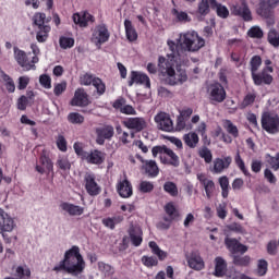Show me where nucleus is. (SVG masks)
<instances>
[{"label": "nucleus", "instance_id": "ddd939ff", "mask_svg": "<svg viewBox=\"0 0 279 279\" xmlns=\"http://www.w3.org/2000/svg\"><path fill=\"white\" fill-rule=\"evenodd\" d=\"M279 5V0H262L257 9L258 16H269Z\"/></svg>", "mask_w": 279, "mask_h": 279}, {"label": "nucleus", "instance_id": "bb28decb", "mask_svg": "<svg viewBox=\"0 0 279 279\" xmlns=\"http://www.w3.org/2000/svg\"><path fill=\"white\" fill-rule=\"evenodd\" d=\"M118 193L120 197H132V183H130L128 179H124L122 182L118 184Z\"/></svg>", "mask_w": 279, "mask_h": 279}, {"label": "nucleus", "instance_id": "603ef678", "mask_svg": "<svg viewBox=\"0 0 279 279\" xmlns=\"http://www.w3.org/2000/svg\"><path fill=\"white\" fill-rule=\"evenodd\" d=\"M96 78H97V76L89 74V73H85V74L81 75L80 82H81L82 86H90V84L95 83Z\"/></svg>", "mask_w": 279, "mask_h": 279}, {"label": "nucleus", "instance_id": "20e7f679", "mask_svg": "<svg viewBox=\"0 0 279 279\" xmlns=\"http://www.w3.org/2000/svg\"><path fill=\"white\" fill-rule=\"evenodd\" d=\"M83 185L90 197H97L101 193V186L97 183L95 174L86 172L83 177Z\"/></svg>", "mask_w": 279, "mask_h": 279}, {"label": "nucleus", "instance_id": "864d4df0", "mask_svg": "<svg viewBox=\"0 0 279 279\" xmlns=\"http://www.w3.org/2000/svg\"><path fill=\"white\" fill-rule=\"evenodd\" d=\"M57 166L61 171H71V161H69V158L66 157H59Z\"/></svg>", "mask_w": 279, "mask_h": 279}, {"label": "nucleus", "instance_id": "13d9d810", "mask_svg": "<svg viewBox=\"0 0 279 279\" xmlns=\"http://www.w3.org/2000/svg\"><path fill=\"white\" fill-rule=\"evenodd\" d=\"M92 85H94L98 95H104V93H106V84L104 83V81H101V78L96 77Z\"/></svg>", "mask_w": 279, "mask_h": 279}, {"label": "nucleus", "instance_id": "58836bf2", "mask_svg": "<svg viewBox=\"0 0 279 279\" xmlns=\"http://www.w3.org/2000/svg\"><path fill=\"white\" fill-rule=\"evenodd\" d=\"M163 191L165 193H168V195H170L171 197H178V185L172 181H167L163 184Z\"/></svg>", "mask_w": 279, "mask_h": 279}, {"label": "nucleus", "instance_id": "f257e3e1", "mask_svg": "<svg viewBox=\"0 0 279 279\" xmlns=\"http://www.w3.org/2000/svg\"><path fill=\"white\" fill-rule=\"evenodd\" d=\"M168 47L174 62L179 64H186L189 62V53H197L199 49L206 47V40L195 31H187L181 33L179 36V44L173 40H168Z\"/></svg>", "mask_w": 279, "mask_h": 279}, {"label": "nucleus", "instance_id": "7ed1b4c3", "mask_svg": "<svg viewBox=\"0 0 279 279\" xmlns=\"http://www.w3.org/2000/svg\"><path fill=\"white\" fill-rule=\"evenodd\" d=\"M175 64L182 65V63L177 62L172 56L168 54V59L165 57H159L158 66L161 73L168 75V84L170 86H178L179 84H184L189 80V75H186V71L182 69H177Z\"/></svg>", "mask_w": 279, "mask_h": 279}, {"label": "nucleus", "instance_id": "f03ea898", "mask_svg": "<svg viewBox=\"0 0 279 279\" xmlns=\"http://www.w3.org/2000/svg\"><path fill=\"white\" fill-rule=\"evenodd\" d=\"M86 269V262L84 256L80 253V246L73 245L65 251L64 257L59 264L53 267V271H65L70 276H80Z\"/></svg>", "mask_w": 279, "mask_h": 279}, {"label": "nucleus", "instance_id": "79ce46f5", "mask_svg": "<svg viewBox=\"0 0 279 279\" xmlns=\"http://www.w3.org/2000/svg\"><path fill=\"white\" fill-rule=\"evenodd\" d=\"M73 148H74L75 154L81 157V160L88 159V155L90 153L84 150V144L76 142V143H74Z\"/></svg>", "mask_w": 279, "mask_h": 279}, {"label": "nucleus", "instance_id": "2f4dec72", "mask_svg": "<svg viewBox=\"0 0 279 279\" xmlns=\"http://www.w3.org/2000/svg\"><path fill=\"white\" fill-rule=\"evenodd\" d=\"M221 189V195L223 199H228V195L230 194V180L228 177L223 175L218 179Z\"/></svg>", "mask_w": 279, "mask_h": 279}, {"label": "nucleus", "instance_id": "9d476101", "mask_svg": "<svg viewBox=\"0 0 279 279\" xmlns=\"http://www.w3.org/2000/svg\"><path fill=\"white\" fill-rule=\"evenodd\" d=\"M155 123L157 124L158 130L162 132H173V121L169 113L159 112L155 116Z\"/></svg>", "mask_w": 279, "mask_h": 279}, {"label": "nucleus", "instance_id": "a18cd8bd", "mask_svg": "<svg viewBox=\"0 0 279 279\" xmlns=\"http://www.w3.org/2000/svg\"><path fill=\"white\" fill-rule=\"evenodd\" d=\"M260 64H263V59H260L259 56H254L251 59L250 65H251L252 76L256 75V72L258 71V69H260Z\"/></svg>", "mask_w": 279, "mask_h": 279}, {"label": "nucleus", "instance_id": "09e8293b", "mask_svg": "<svg viewBox=\"0 0 279 279\" xmlns=\"http://www.w3.org/2000/svg\"><path fill=\"white\" fill-rule=\"evenodd\" d=\"M39 160H40V163L44 167H46L47 171H53V162L51 161L49 156H47L46 151H43Z\"/></svg>", "mask_w": 279, "mask_h": 279}, {"label": "nucleus", "instance_id": "aec40b11", "mask_svg": "<svg viewBox=\"0 0 279 279\" xmlns=\"http://www.w3.org/2000/svg\"><path fill=\"white\" fill-rule=\"evenodd\" d=\"M129 235L132 245L140 247L141 243H143V229L138 226L131 225L129 228Z\"/></svg>", "mask_w": 279, "mask_h": 279}, {"label": "nucleus", "instance_id": "a211bd4d", "mask_svg": "<svg viewBox=\"0 0 279 279\" xmlns=\"http://www.w3.org/2000/svg\"><path fill=\"white\" fill-rule=\"evenodd\" d=\"M130 77L131 80L129 81V86H134V84H143L146 86V88L151 87V82L149 81V76H147V74L132 71Z\"/></svg>", "mask_w": 279, "mask_h": 279}, {"label": "nucleus", "instance_id": "39448f33", "mask_svg": "<svg viewBox=\"0 0 279 279\" xmlns=\"http://www.w3.org/2000/svg\"><path fill=\"white\" fill-rule=\"evenodd\" d=\"M262 128L268 134H278L279 132V117L266 112L262 116Z\"/></svg>", "mask_w": 279, "mask_h": 279}, {"label": "nucleus", "instance_id": "4468645a", "mask_svg": "<svg viewBox=\"0 0 279 279\" xmlns=\"http://www.w3.org/2000/svg\"><path fill=\"white\" fill-rule=\"evenodd\" d=\"M138 160L143 162V169L148 175V178H157V175L160 173V169L158 168V163L154 160H144L141 155H137Z\"/></svg>", "mask_w": 279, "mask_h": 279}, {"label": "nucleus", "instance_id": "37998d69", "mask_svg": "<svg viewBox=\"0 0 279 279\" xmlns=\"http://www.w3.org/2000/svg\"><path fill=\"white\" fill-rule=\"evenodd\" d=\"M73 148H74L75 154L81 157V160L88 159V155L90 153L84 150V144L76 142V143H74Z\"/></svg>", "mask_w": 279, "mask_h": 279}, {"label": "nucleus", "instance_id": "5fc2aeb1", "mask_svg": "<svg viewBox=\"0 0 279 279\" xmlns=\"http://www.w3.org/2000/svg\"><path fill=\"white\" fill-rule=\"evenodd\" d=\"M68 121L73 124H82L84 123V116L78 112H71L68 116Z\"/></svg>", "mask_w": 279, "mask_h": 279}, {"label": "nucleus", "instance_id": "c9c22d12", "mask_svg": "<svg viewBox=\"0 0 279 279\" xmlns=\"http://www.w3.org/2000/svg\"><path fill=\"white\" fill-rule=\"evenodd\" d=\"M15 276L17 279H29L32 278V270L27 266H17L15 268Z\"/></svg>", "mask_w": 279, "mask_h": 279}, {"label": "nucleus", "instance_id": "de8ad7c7", "mask_svg": "<svg viewBox=\"0 0 279 279\" xmlns=\"http://www.w3.org/2000/svg\"><path fill=\"white\" fill-rule=\"evenodd\" d=\"M214 10H216L217 15L220 16V19H228V16L230 15V11L228 10V8L223 4H219L216 1V5H214Z\"/></svg>", "mask_w": 279, "mask_h": 279}, {"label": "nucleus", "instance_id": "774afa93", "mask_svg": "<svg viewBox=\"0 0 279 279\" xmlns=\"http://www.w3.org/2000/svg\"><path fill=\"white\" fill-rule=\"evenodd\" d=\"M39 84L44 87V88H51V77L47 74H43L39 76Z\"/></svg>", "mask_w": 279, "mask_h": 279}, {"label": "nucleus", "instance_id": "e433bc0d", "mask_svg": "<svg viewBox=\"0 0 279 279\" xmlns=\"http://www.w3.org/2000/svg\"><path fill=\"white\" fill-rule=\"evenodd\" d=\"M148 246L150 247L155 256L159 258V260H165V258H167V252L162 251L160 246H158V243L150 241L148 243Z\"/></svg>", "mask_w": 279, "mask_h": 279}, {"label": "nucleus", "instance_id": "8fccbe9b", "mask_svg": "<svg viewBox=\"0 0 279 279\" xmlns=\"http://www.w3.org/2000/svg\"><path fill=\"white\" fill-rule=\"evenodd\" d=\"M268 43L272 45V47H279V33L276 32L275 28L268 32Z\"/></svg>", "mask_w": 279, "mask_h": 279}, {"label": "nucleus", "instance_id": "473e14b6", "mask_svg": "<svg viewBox=\"0 0 279 279\" xmlns=\"http://www.w3.org/2000/svg\"><path fill=\"white\" fill-rule=\"evenodd\" d=\"M49 32H51V26L49 25L39 27L36 34L37 43H47V38H49Z\"/></svg>", "mask_w": 279, "mask_h": 279}, {"label": "nucleus", "instance_id": "72a5a7b5", "mask_svg": "<svg viewBox=\"0 0 279 279\" xmlns=\"http://www.w3.org/2000/svg\"><path fill=\"white\" fill-rule=\"evenodd\" d=\"M97 136H102L107 141H110L114 136V128L111 125H107L105 128H100L96 130Z\"/></svg>", "mask_w": 279, "mask_h": 279}, {"label": "nucleus", "instance_id": "a19ab883", "mask_svg": "<svg viewBox=\"0 0 279 279\" xmlns=\"http://www.w3.org/2000/svg\"><path fill=\"white\" fill-rule=\"evenodd\" d=\"M198 156L199 158H203L207 165L213 162V151H210V149L206 146H203L198 149Z\"/></svg>", "mask_w": 279, "mask_h": 279}, {"label": "nucleus", "instance_id": "f704fd0d", "mask_svg": "<svg viewBox=\"0 0 279 279\" xmlns=\"http://www.w3.org/2000/svg\"><path fill=\"white\" fill-rule=\"evenodd\" d=\"M222 125L225 130L228 132V134L233 136V138H239V128H236V125H234L232 121L223 120Z\"/></svg>", "mask_w": 279, "mask_h": 279}, {"label": "nucleus", "instance_id": "49530a36", "mask_svg": "<svg viewBox=\"0 0 279 279\" xmlns=\"http://www.w3.org/2000/svg\"><path fill=\"white\" fill-rule=\"evenodd\" d=\"M1 77L3 82H5L4 86L8 93H14V90H16V85H14V80H12V77H10V75L5 73H2Z\"/></svg>", "mask_w": 279, "mask_h": 279}, {"label": "nucleus", "instance_id": "a878e982", "mask_svg": "<svg viewBox=\"0 0 279 279\" xmlns=\"http://www.w3.org/2000/svg\"><path fill=\"white\" fill-rule=\"evenodd\" d=\"M215 263L214 275L217 278H223V276H226V271H228V264L226 263V259L222 257H216Z\"/></svg>", "mask_w": 279, "mask_h": 279}, {"label": "nucleus", "instance_id": "cd10ccee", "mask_svg": "<svg viewBox=\"0 0 279 279\" xmlns=\"http://www.w3.org/2000/svg\"><path fill=\"white\" fill-rule=\"evenodd\" d=\"M183 143H185L190 149H195L199 144V136L195 132H190L183 135Z\"/></svg>", "mask_w": 279, "mask_h": 279}, {"label": "nucleus", "instance_id": "338daca9", "mask_svg": "<svg viewBox=\"0 0 279 279\" xmlns=\"http://www.w3.org/2000/svg\"><path fill=\"white\" fill-rule=\"evenodd\" d=\"M267 267H268L267 260L259 259L257 264V274L259 276H265V274H267Z\"/></svg>", "mask_w": 279, "mask_h": 279}, {"label": "nucleus", "instance_id": "f8f14e48", "mask_svg": "<svg viewBox=\"0 0 279 279\" xmlns=\"http://www.w3.org/2000/svg\"><path fill=\"white\" fill-rule=\"evenodd\" d=\"M14 57L17 64H20L22 69H25V71H32V69H36L35 63L29 61V58H27V53L16 47H14Z\"/></svg>", "mask_w": 279, "mask_h": 279}, {"label": "nucleus", "instance_id": "dca6fc26", "mask_svg": "<svg viewBox=\"0 0 279 279\" xmlns=\"http://www.w3.org/2000/svg\"><path fill=\"white\" fill-rule=\"evenodd\" d=\"M59 208L66 213V215H70V217H80L84 215V207L80 205H74L68 202H63L59 205Z\"/></svg>", "mask_w": 279, "mask_h": 279}, {"label": "nucleus", "instance_id": "4d7b16f0", "mask_svg": "<svg viewBox=\"0 0 279 279\" xmlns=\"http://www.w3.org/2000/svg\"><path fill=\"white\" fill-rule=\"evenodd\" d=\"M234 160H235V165L244 173V175H250V172L247 171V168H245V162L241 158V154L239 153V150L236 151Z\"/></svg>", "mask_w": 279, "mask_h": 279}, {"label": "nucleus", "instance_id": "6e6d98bb", "mask_svg": "<svg viewBox=\"0 0 279 279\" xmlns=\"http://www.w3.org/2000/svg\"><path fill=\"white\" fill-rule=\"evenodd\" d=\"M61 49H71L75 45V39L71 37H61L59 40Z\"/></svg>", "mask_w": 279, "mask_h": 279}, {"label": "nucleus", "instance_id": "423d86ee", "mask_svg": "<svg viewBox=\"0 0 279 279\" xmlns=\"http://www.w3.org/2000/svg\"><path fill=\"white\" fill-rule=\"evenodd\" d=\"M207 93L213 104H223L226 101V88L220 83H213L208 86Z\"/></svg>", "mask_w": 279, "mask_h": 279}, {"label": "nucleus", "instance_id": "0e129e2a", "mask_svg": "<svg viewBox=\"0 0 279 279\" xmlns=\"http://www.w3.org/2000/svg\"><path fill=\"white\" fill-rule=\"evenodd\" d=\"M45 19H47V15L45 13H36L33 17L34 24L37 25V27H45Z\"/></svg>", "mask_w": 279, "mask_h": 279}, {"label": "nucleus", "instance_id": "412c9836", "mask_svg": "<svg viewBox=\"0 0 279 279\" xmlns=\"http://www.w3.org/2000/svg\"><path fill=\"white\" fill-rule=\"evenodd\" d=\"M90 101L88 100V94L83 88H78L75 90L74 97L71 100V106L84 107L88 106Z\"/></svg>", "mask_w": 279, "mask_h": 279}, {"label": "nucleus", "instance_id": "4c0bfd02", "mask_svg": "<svg viewBox=\"0 0 279 279\" xmlns=\"http://www.w3.org/2000/svg\"><path fill=\"white\" fill-rule=\"evenodd\" d=\"M123 221V216H114L112 218L102 219V225L105 228H110V230H114L117 223H121Z\"/></svg>", "mask_w": 279, "mask_h": 279}, {"label": "nucleus", "instance_id": "4be33fe9", "mask_svg": "<svg viewBox=\"0 0 279 279\" xmlns=\"http://www.w3.org/2000/svg\"><path fill=\"white\" fill-rule=\"evenodd\" d=\"M163 159L161 160L163 165H171V167H180V157L169 147L166 146L163 149Z\"/></svg>", "mask_w": 279, "mask_h": 279}, {"label": "nucleus", "instance_id": "f3484780", "mask_svg": "<svg viewBox=\"0 0 279 279\" xmlns=\"http://www.w3.org/2000/svg\"><path fill=\"white\" fill-rule=\"evenodd\" d=\"M73 21L78 27H88L89 23L95 22V17L86 11H82L73 14Z\"/></svg>", "mask_w": 279, "mask_h": 279}, {"label": "nucleus", "instance_id": "1a4fd4ad", "mask_svg": "<svg viewBox=\"0 0 279 279\" xmlns=\"http://www.w3.org/2000/svg\"><path fill=\"white\" fill-rule=\"evenodd\" d=\"M14 228H16L14 218L8 211L0 208V234H3V232H14Z\"/></svg>", "mask_w": 279, "mask_h": 279}, {"label": "nucleus", "instance_id": "bf43d9fd", "mask_svg": "<svg viewBox=\"0 0 279 279\" xmlns=\"http://www.w3.org/2000/svg\"><path fill=\"white\" fill-rule=\"evenodd\" d=\"M267 162L274 169V171H278L279 169V153L276 154L275 157L267 155Z\"/></svg>", "mask_w": 279, "mask_h": 279}, {"label": "nucleus", "instance_id": "680f3d73", "mask_svg": "<svg viewBox=\"0 0 279 279\" xmlns=\"http://www.w3.org/2000/svg\"><path fill=\"white\" fill-rule=\"evenodd\" d=\"M165 211L168 215V217H174V219H178V217H180L178 209H175V206H173L172 203H168L165 206Z\"/></svg>", "mask_w": 279, "mask_h": 279}, {"label": "nucleus", "instance_id": "c85d7f7f", "mask_svg": "<svg viewBox=\"0 0 279 279\" xmlns=\"http://www.w3.org/2000/svg\"><path fill=\"white\" fill-rule=\"evenodd\" d=\"M124 27L128 40H130V43H134V40H137L138 33H136V28H134V25H132V21L125 20Z\"/></svg>", "mask_w": 279, "mask_h": 279}, {"label": "nucleus", "instance_id": "393cba45", "mask_svg": "<svg viewBox=\"0 0 279 279\" xmlns=\"http://www.w3.org/2000/svg\"><path fill=\"white\" fill-rule=\"evenodd\" d=\"M105 160L106 154L101 150L94 149L88 154L86 162L89 165H104Z\"/></svg>", "mask_w": 279, "mask_h": 279}, {"label": "nucleus", "instance_id": "6e6552de", "mask_svg": "<svg viewBox=\"0 0 279 279\" xmlns=\"http://www.w3.org/2000/svg\"><path fill=\"white\" fill-rule=\"evenodd\" d=\"M110 38V33L108 32V28L106 27V25H98L96 26L93 36H92V43H94V45H96V47H101V45H104V43H108Z\"/></svg>", "mask_w": 279, "mask_h": 279}, {"label": "nucleus", "instance_id": "6ab92c4d", "mask_svg": "<svg viewBox=\"0 0 279 279\" xmlns=\"http://www.w3.org/2000/svg\"><path fill=\"white\" fill-rule=\"evenodd\" d=\"M186 260L191 269H195L196 271H202V269L204 268V259L202 258V255H199L198 251L192 252L186 257Z\"/></svg>", "mask_w": 279, "mask_h": 279}, {"label": "nucleus", "instance_id": "3c124183", "mask_svg": "<svg viewBox=\"0 0 279 279\" xmlns=\"http://www.w3.org/2000/svg\"><path fill=\"white\" fill-rule=\"evenodd\" d=\"M140 193H151L154 191V182L141 181L138 185Z\"/></svg>", "mask_w": 279, "mask_h": 279}, {"label": "nucleus", "instance_id": "0eeeda50", "mask_svg": "<svg viewBox=\"0 0 279 279\" xmlns=\"http://www.w3.org/2000/svg\"><path fill=\"white\" fill-rule=\"evenodd\" d=\"M231 14H233V16H240L246 22L252 21V10H250L247 1L245 0H240L239 2L232 5Z\"/></svg>", "mask_w": 279, "mask_h": 279}, {"label": "nucleus", "instance_id": "e2e57ef3", "mask_svg": "<svg viewBox=\"0 0 279 279\" xmlns=\"http://www.w3.org/2000/svg\"><path fill=\"white\" fill-rule=\"evenodd\" d=\"M142 263L145 265V267H156V265H158V259L154 256L144 255L142 257Z\"/></svg>", "mask_w": 279, "mask_h": 279}, {"label": "nucleus", "instance_id": "c03bdc74", "mask_svg": "<svg viewBox=\"0 0 279 279\" xmlns=\"http://www.w3.org/2000/svg\"><path fill=\"white\" fill-rule=\"evenodd\" d=\"M252 258L250 256H239V255H233V265H238V267H247L250 265Z\"/></svg>", "mask_w": 279, "mask_h": 279}, {"label": "nucleus", "instance_id": "c756f323", "mask_svg": "<svg viewBox=\"0 0 279 279\" xmlns=\"http://www.w3.org/2000/svg\"><path fill=\"white\" fill-rule=\"evenodd\" d=\"M98 270L100 271V274H102V276H105V278H111V276H114V268L112 267V265L107 264L105 262H98L97 264Z\"/></svg>", "mask_w": 279, "mask_h": 279}, {"label": "nucleus", "instance_id": "052dcab7", "mask_svg": "<svg viewBox=\"0 0 279 279\" xmlns=\"http://www.w3.org/2000/svg\"><path fill=\"white\" fill-rule=\"evenodd\" d=\"M247 35L250 36V38H263L264 33L260 27L253 26L248 29Z\"/></svg>", "mask_w": 279, "mask_h": 279}, {"label": "nucleus", "instance_id": "7c9ffc66", "mask_svg": "<svg viewBox=\"0 0 279 279\" xmlns=\"http://www.w3.org/2000/svg\"><path fill=\"white\" fill-rule=\"evenodd\" d=\"M215 5H217V0H202L198 4V12L199 14H208L210 8L214 10Z\"/></svg>", "mask_w": 279, "mask_h": 279}, {"label": "nucleus", "instance_id": "9b49d317", "mask_svg": "<svg viewBox=\"0 0 279 279\" xmlns=\"http://www.w3.org/2000/svg\"><path fill=\"white\" fill-rule=\"evenodd\" d=\"M274 73V68L272 66H266L263 69L260 73H256L255 75L252 76V80L255 84V86H263V84H266L269 86L274 82V76L267 73Z\"/></svg>", "mask_w": 279, "mask_h": 279}, {"label": "nucleus", "instance_id": "69168bd1", "mask_svg": "<svg viewBox=\"0 0 279 279\" xmlns=\"http://www.w3.org/2000/svg\"><path fill=\"white\" fill-rule=\"evenodd\" d=\"M239 240L233 239V238H226L225 239V245H227V248L229 250V252H233V250L236 248V246L239 245Z\"/></svg>", "mask_w": 279, "mask_h": 279}, {"label": "nucleus", "instance_id": "ea45409f", "mask_svg": "<svg viewBox=\"0 0 279 279\" xmlns=\"http://www.w3.org/2000/svg\"><path fill=\"white\" fill-rule=\"evenodd\" d=\"M172 14L178 23H191V16L184 11H178V9H172Z\"/></svg>", "mask_w": 279, "mask_h": 279}, {"label": "nucleus", "instance_id": "b1692460", "mask_svg": "<svg viewBox=\"0 0 279 279\" xmlns=\"http://www.w3.org/2000/svg\"><path fill=\"white\" fill-rule=\"evenodd\" d=\"M197 180L203 184L207 199H210L215 193V181L205 178L204 174H198Z\"/></svg>", "mask_w": 279, "mask_h": 279}, {"label": "nucleus", "instance_id": "5701e85b", "mask_svg": "<svg viewBox=\"0 0 279 279\" xmlns=\"http://www.w3.org/2000/svg\"><path fill=\"white\" fill-rule=\"evenodd\" d=\"M232 165V157L227 156L223 159L221 158H216L214 160V168H213V173H223L225 169H228Z\"/></svg>", "mask_w": 279, "mask_h": 279}, {"label": "nucleus", "instance_id": "2eb2a0df", "mask_svg": "<svg viewBox=\"0 0 279 279\" xmlns=\"http://www.w3.org/2000/svg\"><path fill=\"white\" fill-rule=\"evenodd\" d=\"M123 125L128 128V130L143 132V130L147 128V122L145 121V118H129L123 121Z\"/></svg>", "mask_w": 279, "mask_h": 279}]
</instances>
